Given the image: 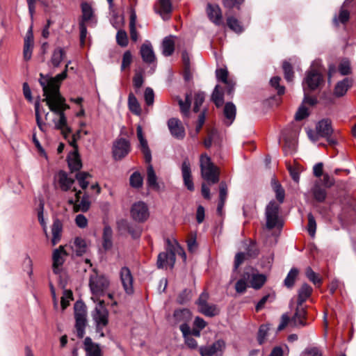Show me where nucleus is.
Listing matches in <instances>:
<instances>
[{
    "mask_svg": "<svg viewBox=\"0 0 356 356\" xmlns=\"http://www.w3.org/2000/svg\"><path fill=\"white\" fill-rule=\"evenodd\" d=\"M90 178L91 175L86 172H80L76 175V179L80 187L83 190L88 187Z\"/></svg>",
    "mask_w": 356,
    "mask_h": 356,
    "instance_id": "49530a36",
    "label": "nucleus"
},
{
    "mask_svg": "<svg viewBox=\"0 0 356 356\" xmlns=\"http://www.w3.org/2000/svg\"><path fill=\"white\" fill-rule=\"evenodd\" d=\"M137 16L134 10L131 11L130 14V20H129V33L131 39L134 42H136L138 39V33L136 30V24Z\"/></svg>",
    "mask_w": 356,
    "mask_h": 356,
    "instance_id": "4c0bfd02",
    "label": "nucleus"
},
{
    "mask_svg": "<svg viewBox=\"0 0 356 356\" xmlns=\"http://www.w3.org/2000/svg\"><path fill=\"white\" fill-rule=\"evenodd\" d=\"M301 356H323L321 350L314 346L307 347L301 354Z\"/></svg>",
    "mask_w": 356,
    "mask_h": 356,
    "instance_id": "680f3d73",
    "label": "nucleus"
},
{
    "mask_svg": "<svg viewBox=\"0 0 356 356\" xmlns=\"http://www.w3.org/2000/svg\"><path fill=\"white\" fill-rule=\"evenodd\" d=\"M225 348V342L218 340L212 345L201 346L200 353L201 356H222Z\"/></svg>",
    "mask_w": 356,
    "mask_h": 356,
    "instance_id": "2eb2a0df",
    "label": "nucleus"
},
{
    "mask_svg": "<svg viewBox=\"0 0 356 356\" xmlns=\"http://www.w3.org/2000/svg\"><path fill=\"white\" fill-rule=\"evenodd\" d=\"M207 13L211 21L216 25L222 24V12L220 8L216 4L207 5Z\"/></svg>",
    "mask_w": 356,
    "mask_h": 356,
    "instance_id": "5701e85b",
    "label": "nucleus"
},
{
    "mask_svg": "<svg viewBox=\"0 0 356 356\" xmlns=\"http://www.w3.org/2000/svg\"><path fill=\"white\" fill-rule=\"evenodd\" d=\"M352 85L353 80L351 79L346 78L343 80L339 81L334 88V95L338 97L343 96Z\"/></svg>",
    "mask_w": 356,
    "mask_h": 356,
    "instance_id": "a878e982",
    "label": "nucleus"
},
{
    "mask_svg": "<svg viewBox=\"0 0 356 356\" xmlns=\"http://www.w3.org/2000/svg\"><path fill=\"white\" fill-rule=\"evenodd\" d=\"M67 253L64 249V246L60 245L53 252V270L54 273L58 274L60 272V267L63 264L65 257Z\"/></svg>",
    "mask_w": 356,
    "mask_h": 356,
    "instance_id": "f3484780",
    "label": "nucleus"
},
{
    "mask_svg": "<svg viewBox=\"0 0 356 356\" xmlns=\"http://www.w3.org/2000/svg\"><path fill=\"white\" fill-rule=\"evenodd\" d=\"M147 182L150 188L156 190L159 188L157 183V177L151 164H149L147 169Z\"/></svg>",
    "mask_w": 356,
    "mask_h": 356,
    "instance_id": "58836bf2",
    "label": "nucleus"
},
{
    "mask_svg": "<svg viewBox=\"0 0 356 356\" xmlns=\"http://www.w3.org/2000/svg\"><path fill=\"white\" fill-rule=\"evenodd\" d=\"M314 197L318 202H323L326 197V191L318 185H315L312 190Z\"/></svg>",
    "mask_w": 356,
    "mask_h": 356,
    "instance_id": "603ef678",
    "label": "nucleus"
},
{
    "mask_svg": "<svg viewBox=\"0 0 356 356\" xmlns=\"http://www.w3.org/2000/svg\"><path fill=\"white\" fill-rule=\"evenodd\" d=\"M129 181L132 187L140 188L143 185V179L139 172H135L131 175Z\"/></svg>",
    "mask_w": 356,
    "mask_h": 356,
    "instance_id": "864d4df0",
    "label": "nucleus"
},
{
    "mask_svg": "<svg viewBox=\"0 0 356 356\" xmlns=\"http://www.w3.org/2000/svg\"><path fill=\"white\" fill-rule=\"evenodd\" d=\"M58 184L61 190L64 191H72L74 193V180L70 177H68L67 174L63 171H60L58 173Z\"/></svg>",
    "mask_w": 356,
    "mask_h": 356,
    "instance_id": "b1692460",
    "label": "nucleus"
},
{
    "mask_svg": "<svg viewBox=\"0 0 356 356\" xmlns=\"http://www.w3.org/2000/svg\"><path fill=\"white\" fill-rule=\"evenodd\" d=\"M63 231V224L60 220L58 219H56L54 220L53 225L51 226V243L53 245H56L61 238Z\"/></svg>",
    "mask_w": 356,
    "mask_h": 356,
    "instance_id": "cd10ccee",
    "label": "nucleus"
},
{
    "mask_svg": "<svg viewBox=\"0 0 356 356\" xmlns=\"http://www.w3.org/2000/svg\"><path fill=\"white\" fill-rule=\"evenodd\" d=\"M200 162L202 178L211 184L218 183L219 181L220 170L211 162L210 157L207 154H202Z\"/></svg>",
    "mask_w": 356,
    "mask_h": 356,
    "instance_id": "f03ea898",
    "label": "nucleus"
},
{
    "mask_svg": "<svg viewBox=\"0 0 356 356\" xmlns=\"http://www.w3.org/2000/svg\"><path fill=\"white\" fill-rule=\"evenodd\" d=\"M75 327L78 334H83L87 324V311L85 304L81 301H77L74 306Z\"/></svg>",
    "mask_w": 356,
    "mask_h": 356,
    "instance_id": "1a4fd4ad",
    "label": "nucleus"
},
{
    "mask_svg": "<svg viewBox=\"0 0 356 356\" xmlns=\"http://www.w3.org/2000/svg\"><path fill=\"white\" fill-rule=\"evenodd\" d=\"M227 24L231 30L237 33H240L243 31V26H241L239 21L234 17H227Z\"/></svg>",
    "mask_w": 356,
    "mask_h": 356,
    "instance_id": "de8ad7c7",
    "label": "nucleus"
},
{
    "mask_svg": "<svg viewBox=\"0 0 356 356\" xmlns=\"http://www.w3.org/2000/svg\"><path fill=\"white\" fill-rule=\"evenodd\" d=\"M65 51L63 48L57 47L56 48L51 55L50 59V63L55 67L60 65L61 61L65 56Z\"/></svg>",
    "mask_w": 356,
    "mask_h": 356,
    "instance_id": "f704fd0d",
    "label": "nucleus"
},
{
    "mask_svg": "<svg viewBox=\"0 0 356 356\" xmlns=\"http://www.w3.org/2000/svg\"><path fill=\"white\" fill-rule=\"evenodd\" d=\"M274 259V255L273 253L269 254L266 257H264L261 261V266L263 268L269 270L271 267Z\"/></svg>",
    "mask_w": 356,
    "mask_h": 356,
    "instance_id": "338daca9",
    "label": "nucleus"
},
{
    "mask_svg": "<svg viewBox=\"0 0 356 356\" xmlns=\"http://www.w3.org/2000/svg\"><path fill=\"white\" fill-rule=\"evenodd\" d=\"M72 248L77 255L83 254L86 252L88 248L86 240L81 237H76L72 245Z\"/></svg>",
    "mask_w": 356,
    "mask_h": 356,
    "instance_id": "72a5a7b5",
    "label": "nucleus"
},
{
    "mask_svg": "<svg viewBox=\"0 0 356 356\" xmlns=\"http://www.w3.org/2000/svg\"><path fill=\"white\" fill-rule=\"evenodd\" d=\"M350 17V13L347 10L341 8L339 15L334 16L333 18V23L335 26H339V24H346Z\"/></svg>",
    "mask_w": 356,
    "mask_h": 356,
    "instance_id": "a18cd8bd",
    "label": "nucleus"
},
{
    "mask_svg": "<svg viewBox=\"0 0 356 356\" xmlns=\"http://www.w3.org/2000/svg\"><path fill=\"white\" fill-rule=\"evenodd\" d=\"M58 115L59 116V120L57 122H55V127L56 129L60 130L63 136L67 137L71 130L67 124V119L65 113H60V114Z\"/></svg>",
    "mask_w": 356,
    "mask_h": 356,
    "instance_id": "e433bc0d",
    "label": "nucleus"
},
{
    "mask_svg": "<svg viewBox=\"0 0 356 356\" xmlns=\"http://www.w3.org/2000/svg\"><path fill=\"white\" fill-rule=\"evenodd\" d=\"M208 298L209 294L206 292H203L200 295L197 302L199 311L207 316H215L219 314L220 309L216 305H210L207 303Z\"/></svg>",
    "mask_w": 356,
    "mask_h": 356,
    "instance_id": "9b49d317",
    "label": "nucleus"
},
{
    "mask_svg": "<svg viewBox=\"0 0 356 356\" xmlns=\"http://www.w3.org/2000/svg\"><path fill=\"white\" fill-rule=\"evenodd\" d=\"M306 276L314 284H318V285H320L321 283V278L319 277V276L315 273L313 271V270L311 268H307L306 269Z\"/></svg>",
    "mask_w": 356,
    "mask_h": 356,
    "instance_id": "e2e57ef3",
    "label": "nucleus"
},
{
    "mask_svg": "<svg viewBox=\"0 0 356 356\" xmlns=\"http://www.w3.org/2000/svg\"><path fill=\"white\" fill-rule=\"evenodd\" d=\"M323 82V75L320 67H316L313 64L310 70L307 72L306 77L303 81V90L306 92L316 90Z\"/></svg>",
    "mask_w": 356,
    "mask_h": 356,
    "instance_id": "423d86ee",
    "label": "nucleus"
},
{
    "mask_svg": "<svg viewBox=\"0 0 356 356\" xmlns=\"http://www.w3.org/2000/svg\"><path fill=\"white\" fill-rule=\"evenodd\" d=\"M205 95L202 92H198L195 95L193 111L197 113L200 111V107L202 106L204 101Z\"/></svg>",
    "mask_w": 356,
    "mask_h": 356,
    "instance_id": "13d9d810",
    "label": "nucleus"
},
{
    "mask_svg": "<svg viewBox=\"0 0 356 356\" xmlns=\"http://www.w3.org/2000/svg\"><path fill=\"white\" fill-rule=\"evenodd\" d=\"M120 279L127 293L131 294L134 291L133 277L130 270L127 267H123L120 270Z\"/></svg>",
    "mask_w": 356,
    "mask_h": 356,
    "instance_id": "aec40b11",
    "label": "nucleus"
},
{
    "mask_svg": "<svg viewBox=\"0 0 356 356\" xmlns=\"http://www.w3.org/2000/svg\"><path fill=\"white\" fill-rule=\"evenodd\" d=\"M192 317V314L189 309H182L175 311L172 320L174 323H182L188 322Z\"/></svg>",
    "mask_w": 356,
    "mask_h": 356,
    "instance_id": "bb28decb",
    "label": "nucleus"
},
{
    "mask_svg": "<svg viewBox=\"0 0 356 356\" xmlns=\"http://www.w3.org/2000/svg\"><path fill=\"white\" fill-rule=\"evenodd\" d=\"M282 67L284 73V78L287 81H291L293 77V71L292 66L289 63L285 61L283 63Z\"/></svg>",
    "mask_w": 356,
    "mask_h": 356,
    "instance_id": "052dcab7",
    "label": "nucleus"
},
{
    "mask_svg": "<svg viewBox=\"0 0 356 356\" xmlns=\"http://www.w3.org/2000/svg\"><path fill=\"white\" fill-rule=\"evenodd\" d=\"M170 134L177 139L181 140L185 136V130L181 121L177 118H170L168 121Z\"/></svg>",
    "mask_w": 356,
    "mask_h": 356,
    "instance_id": "dca6fc26",
    "label": "nucleus"
},
{
    "mask_svg": "<svg viewBox=\"0 0 356 356\" xmlns=\"http://www.w3.org/2000/svg\"><path fill=\"white\" fill-rule=\"evenodd\" d=\"M117 43L121 47H127L128 44V36L124 30H119L116 35Z\"/></svg>",
    "mask_w": 356,
    "mask_h": 356,
    "instance_id": "6e6d98bb",
    "label": "nucleus"
},
{
    "mask_svg": "<svg viewBox=\"0 0 356 356\" xmlns=\"http://www.w3.org/2000/svg\"><path fill=\"white\" fill-rule=\"evenodd\" d=\"M298 275V270L296 268H291L284 280V284L288 288L293 286L296 277Z\"/></svg>",
    "mask_w": 356,
    "mask_h": 356,
    "instance_id": "8fccbe9b",
    "label": "nucleus"
},
{
    "mask_svg": "<svg viewBox=\"0 0 356 356\" xmlns=\"http://www.w3.org/2000/svg\"><path fill=\"white\" fill-rule=\"evenodd\" d=\"M128 107L129 111L136 115H140L142 113V109L140 107V104L138 101L136 96L130 92L128 97Z\"/></svg>",
    "mask_w": 356,
    "mask_h": 356,
    "instance_id": "2f4dec72",
    "label": "nucleus"
},
{
    "mask_svg": "<svg viewBox=\"0 0 356 356\" xmlns=\"http://www.w3.org/2000/svg\"><path fill=\"white\" fill-rule=\"evenodd\" d=\"M72 292L70 290H65L61 297L62 309H65L70 305V302L72 300Z\"/></svg>",
    "mask_w": 356,
    "mask_h": 356,
    "instance_id": "bf43d9fd",
    "label": "nucleus"
},
{
    "mask_svg": "<svg viewBox=\"0 0 356 356\" xmlns=\"http://www.w3.org/2000/svg\"><path fill=\"white\" fill-rule=\"evenodd\" d=\"M68 165L72 170H79L82 167V163L76 150L70 153L68 156Z\"/></svg>",
    "mask_w": 356,
    "mask_h": 356,
    "instance_id": "c9c22d12",
    "label": "nucleus"
},
{
    "mask_svg": "<svg viewBox=\"0 0 356 356\" xmlns=\"http://www.w3.org/2000/svg\"><path fill=\"white\" fill-rule=\"evenodd\" d=\"M130 152V144L124 138L117 140L113 146V155L115 160H121Z\"/></svg>",
    "mask_w": 356,
    "mask_h": 356,
    "instance_id": "4468645a",
    "label": "nucleus"
},
{
    "mask_svg": "<svg viewBox=\"0 0 356 356\" xmlns=\"http://www.w3.org/2000/svg\"><path fill=\"white\" fill-rule=\"evenodd\" d=\"M38 219L40 224L42 227L43 231L45 233L46 236L48 237L47 222H45L44 218V203L42 202H40L39 204V208L38 210Z\"/></svg>",
    "mask_w": 356,
    "mask_h": 356,
    "instance_id": "09e8293b",
    "label": "nucleus"
},
{
    "mask_svg": "<svg viewBox=\"0 0 356 356\" xmlns=\"http://www.w3.org/2000/svg\"><path fill=\"white\" fill-rule=\"evenodd\" d=\"M108 279L103 275L94 271L90 276L89 287L92 293L93 302L99 301V298L104 296L109 287Z\"/></svg>",
    "mask_w": 356,
    "mask_h": 356,
    "instance_id": "f257e3e1",
    "label": "nucleus"
},
{
    "mask_svg": "<svg viewBox=\"0 0 356 356\" xmlns=\"http://www.w3.org/2000/svg\"><path fill=\"white\" fill-rule=\"evenodd\" d=\"M96 306L92 313V319L95 323L97 331L102 332L108 323V311L105 307L104 300L96 301Z\"/></svg>",
    "mask_w": 356,
    "mask_h": 356,
    "instance_id": "39448f33",
    "label": "nucleus"
},
{
    "mask_svg": "<svg viewBox=\"0 0 356 356\" xmlns=\"http://www.w3.org/2000/svg\"><path fill=\"white\" fill-rule=\"evenodd\" d=\"M280 206L275 202H270L266 209V227L273 229L279 224L278 213Z\"/></svg>",
    "mask_w": 356,
    "mask_h": 356,
    "instance_id": "ddd939ff",
    "label": "nucleus"
},
{
    "mask_svg": "<svg viewBox=\"0 0 356 356\" xmlns=\"http://www.w3.org/2000/svg\"><path fill=\"white\" fill-rule=\"evenodd\" d=\"M305 316V309L299 307L296 309V312L291 319L286 314H284L277 327V332H282L287 327L304 326L305 325L304 322Z\"/></svg>",
    "mask_w": 356,
    "mask_h": 356,
    "instance_id": "7ed1b4c3",
    "label": "nucleus"
},
{
    "mask_svg": "<svg viewBox=\"0 0 356 356\" xmlns=\"http://www.w3.org/2000/svg\"><path fill=\"white\" fill-rule=\"evenodd\" d=\"M144 98L147 106H152L154 101V93L151 88H147L145 90Z\"/></svg>",
    "mask_w": 356,
    "mask_h": 356,
    "instance_id": "69168bd1",
    "label": "nucleus"
},
{
    "mask_svg": "<svg viewBox=\"0 0 356 356\" xmlns=\"http://www.w3.org/2000/svg\"><path fill=\"white\" fill-rule=\"evenodd\" d=\"M333 129L331 126V122L329 120H322L319 121L316 126V130H307V136L309 138L316 142L320 138H328L332 134Z\"/></svg>",
    "mask_w": 356,
    "mask_h": 356,
    "instance_id": "0eeeda50",
    "label": "nucleus"
},
{
    "mask_svg": "<svg viewBox=\"0 0 356 356\" xmlns=\"http://www.w3.org/2000/svg\"><path fill=\"white\" fill-rule=\"evenodd\" d=\"M113 231L109 226H105L102 235V245L105 250L111 249L113 246Z\"/></svg>",
    "mask_w": 356,
    "mask_h": 356,
    "instance_id": "473e14b6",
    "label": "nucleus"
},
{
    "mask_svg": "<svg viewBox=\"0 0 356 356\" xmlns=\"http://www.w3.org/2000/svg\"><path fill=\"white\" fill-rule=\"evenodd\" d=\"M130 213L131 218L137 222H144L147 220L149 216L147 204L141 201L133 204Z\"/></svg>",
    "mask_w": 356,
    "mask_h": 356,
    "instance_id": "f8f14e48",
    "label": "nucleus"
},
{
    "mask_svg": "<svg viewBox=\"0 0 356 356\" xmlns=\"http://www.w3.org/2000/svg\"><path fill=\"white\" fill-rule=\"evenodd\" d=\"M74 191L75 199L70 198L68 203L73 205L75 212H86L90 207V202L89 201L88 197L83 195L81 198V191L77 190L76 187H74Z\"/></svg>",
    "mask_w": 356,
    "mask_h": 356,
    "instance_id": "9d476101",
    "label": "nucleus"
},
{
    "mask_svg": "<svg viewBox=\"0 0 356 356\" xmlns=\"http://www.w3.org/2000/svg\"><path fill=\"white\" fill-rule=\"evenodd\" d=\"M56 90V88L53 94L44 95L45 98L43 101L46 102L51 111L56 114H60V113H64L65 110L68 109L70 106L65 104V99Z\"/></svg>",
    "mask_w": 356,
    "mask_h": 356,
    "instance_id": "6e6552de",
    "label": "nucleus"
},
{
    "mask_svg": "<svg viewBox=\"0 0 356 356\" xmlns=\"http://www.w3.org/2000/svg\"><path fill=\"white\" fill-rule=\"evenodd\" d=\"M312 292V289L307 284H304L302 285L300 289L298 291V307L297 308H304L302 307V304L306 301V300L311 296Z\"/></svg>",
    "mask_w": 356,
    "mask_h": 356,
    "instance_id": "c85d7f7f",
    "label": "nucleus"
},
{
    "mask_svg": "<svg viewBox=\"0 0 356 356\" xmlns=\"http://www.w3.org/2000/svg\"><path fill=\"white\" fill-rule=\"evenodd\" d=\"M236 108L232 102H227L224 108V115L228 120L227 124L230 125L235 119Z\"/></svg>",
    "mask_w": 356,
    "mask_h": 356,
    "instance_id": "ea45409f",
    "label": "nucleus"
},
{
    "mask_svg": "<svg viewBox=\"0 0 356 356\" xmlns=\"http://www.w3.org/2000/svg\"><path fill=\"white\" fill-rule=\"evenodd\" d=\"M175 262V258L173 252H170L167 250L166 252H161L158 255L157 266L159 268H164L167 267L172 268Z\"/></svg>",
    "mask_w": 356,
    "mask_h": 356,
    "instance_id": "412c9836",
    "label": "nucleus"
},
{
    "mask_svg": "<svg viewBox=\"0 0 356 356\" xmlns=\"http://www.w3.org/2000/svg\"><path fill=\"white\" fill-rule=\"evenodd\" d=\"M136 132L138 139L140 142V147L144 154L145 161L149 163L152 160L151 152L148 147L147 141L144 136L143 128L140 125L137 126Z\"/></svg>",
    "mask_w": 356,
    "mask_h": 356,
    "instance_id": "6ab92c4d",
    "label": "nucleus"
},
{
    "mask_svg": "<svg viewBox=\"0 0 356 356\" xmlns=\"http://www.w3.org/2000/svg\"><path fill=\"white\" fill-rule=\"evenodd\" d=\"M266 281V277L263 274H252L250 278V286L259 289L262 287Z\"/></svg>",
    "mask_w": 356,
    "mask_h": 356,
    "instance_id": "37998d69",
    "label": "nucleus"
},
{
    "mask_svg": "<svg viewBox=\"0 0 356 356\" xmlns=\"http://www.w3.org/2000/svg\"><path fill=\"white\" fill-rule=\"evenodd\" d=\"M84 349L87 356H102V350L97 343H94L90 337L84 340Z\"/></svg>",
    "mask_w": 356,
    "mask_h": 356,
    "instance_id": "393cba45",
    "label": "nucleus"
},
{
    "mask_svg": "<svg viewBox=\"0 0 356 356\" xmlns=\"http://www.w3.org/2000/svg\"><path fill=\"white\" fill-rule=\"evenodd\" d=\"M35 118L37 124L42 132L46 131V124L43 123L41 120L40 114V102L39 101L35 102Z\"/></svg>",
    "mask_w": 356,
    "mask_h": 356,
    "instance_id": "5fc2aeb1",
    "label": "nucleus"
},
{
    "mask_svg": "<svg viewBox=\"0 0 356 356\" xmlns=\"http://www.w3.org/2000/svg\"><path fill=\"white\" fill-rule=\"evenodd\" d=\"M68 69V64H66L65 70L60 74L56 75L54 78H46L40 74V83L42 87L44 95L53 94L54 89H57V92H59L60 83L67 77V72Z\"/></svg>",
    "mask_w": 356,
    "mask_h": 356,
    "instance_id": "20e7f679",
    "label": "nucleus"
},
{
    "mask_svg": "<svg viewBox=\"0 0 356 356\" xmlns=\"http://www.w3.org/2000/svg\"><path fill=\"white\" fill-rule=\"evenodd\" d=\"M182 177L185 186L191 191L194 190V184L191 177V163L188 159H185L181 167Z\"/></svg>",
    "mask_w": 356,
    "mask_h": 356,
    "instance_id": "a211bd4d",
    "label": "nucleus"
},
{
    "mask_svg": "<svg viewBox=\"0 0 356 356\" xmlns=\"http://www.w3.org/2000/svg\"><path fill=\"white\" fill-rule=\"evenodd\" d=\"M339 71L342 75H348L351 73L350 63L348 60H343L339 65Z\"/></svg>",
    "mask_w": 356,
    "mask_h": 356,
    "instance_id": "0e129e2a",
    "label": "nucleus"
},
{
    "mask_svg": "<svg viewBox=\"0 0 356 356\" xmlns=\"http://www.w3.org/2000/svg\"><path fill=\"white\" fill-rule=\"evenodd\" d=\"M211 99L217 107H220L224 103L223 92L220 90V86L217 85L211 95Z\"/></svg>",
    "mask_w": 356,
    "mask_h": 356,
    "instance_id": "c03bdc74",
    "label": "nucleus"
},
{
    "mask_svg": "<svg viewBox=\"0 0 356 356\" xmlns=\"http://www.w3.org/2000/svg\"><path fill=\"white\" fill-rule=\"evenodd\" d=\"M175 37L169 35L165 37L162 42V53L165 56H171L175 51Z\"/></svg>",
    "mask_w": 356,
    "mask_h": 356,
    "instance_id": "c756f323",
    "label": "nucleus"
},
{
    "mask_svg": "<svg viewBox=\"0 0 356 356\" xmlns=\"http://www.w3.org/2000/svg\"><path fill=\"white\" fill-rule=\"evenodd\" d=\"M82 21L81 22H88L92 21L94 17L93 10L90 4L83 3L81 4Z\"/></svg>",
    "mask_w": 356,
    "mask_h": 356,
    "instance_id": "79ce46f5",
    "label": "nucleus"
},
{
    "mask_svg": "<svg viewBox=\"0 0 356 356\" xmlns=\"http://www.w3.org/2000/svg\"><path fill=\"white\" fill-rule=\"evenodd\" d=\"M168 250L170 252H173L175 257L176 254L180 255L184 261L186 260V254L184 249L179 245L177 241H171L167 239Z\"/></svg>",
    "mask_w": 356,
    "mask_h": 356,
    "instance_id": "7c9ffc66",
    "label": "nucleus"
},
{
    "mask_svg": "<svg viewBox=\"0 0 356 356\" xmlns=\"http://www.w3.org/2000/svg\"><path fill=\"white\" fill-rule=\"evenodd\" d=\"M159 13L161 15L163 19H167V15L172 10V5L170 0H159Z\"/></svg>",
    "mask_w": 356,
    "mask_h": 356,
    "instance_id": "a19ab883",
    "label": "nucleus"
},
{
    "mask_svg": "<svg viewBox=\"0 0 356 356\" xmlns=\"http://www.w3.org/2000/svg\"><path fill=\"white\" fill-rule=\"evenodd\" d=\"M308 225H307V230L309 235L312 237H314L316 234V222L314 216L310 213L308 214Z\"/></svg>",
    "mask_w": 356,
    "mask_h": 356,
    "instance_id": "4d7b16f0",
    "label": "nucleus"
},
{
    "mask_svg": "<svg viewBox=\"0 0 356 356\" xmlns=\"http://www.w3.org/2000/svg\"><path fill=\"white\" fill-rule=\"evenodd\" d=\"M140 55L144 62L152 63L155 61L156 57L151 42L146 40L140 47Z\"/></svg>",
    "mask_w": 356,
    "mask_h": 356,
    "instance_id": "4be33fe9",
    "label": "nucleus"
},
{
    "mask_svg": "<svg viewBox=\"0 0 356 356\" xmlns=\"http://www.w3.org/2000/svg\"><path fill=\"white\" fill-rule=\"evenodd\" d=\"M177 100L182 113L186 115L188 113L191 106V97L189 95H186V99L184 102L181 98L177 97Z\"/></svg>",
    "mask_w": 356,
    "mask_h": 356,
    "instance_id": "3c124183",
    "label": "nucleus"
},
{
    "mask_svg": "<svg viewBox=\"0 0 356 356\" xmlns=\"http://www.w3.org/2000/svg\"><path fill=\"white\" fill-rule=\"evenodd\" d=\"M216 78L218 81H222L223 83H227L229 79H228V72L226 69H218L216 72Z\"/></svg>",
    "mask_w": 356,
    "mask_h": 356,
    "instance_id": "774afa93",
    "label": "nucleus"
}]
</instances>
